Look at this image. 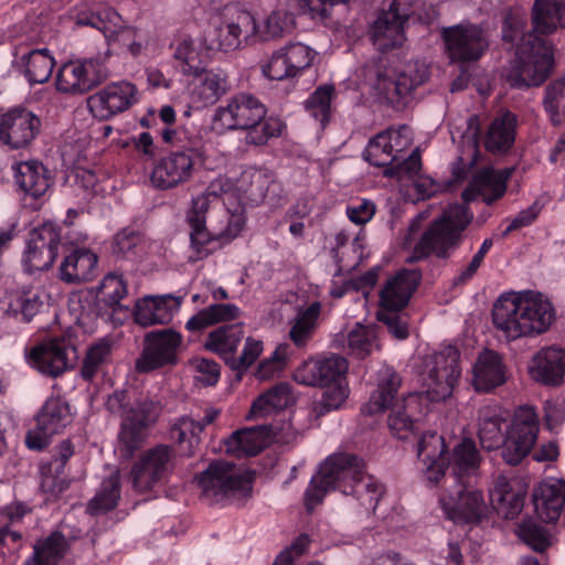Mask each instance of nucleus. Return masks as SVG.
<instances>
[{"label": "nucleus", "instance_id": "f257e3e1", "mask_svg": "<svg viewBox=\"0 0 565 565\" xmlns=\"http://www.w3.org/2000/svg\"><path fill=\"white\" fill-rule=\"evenodd\" d=\"M362 458L351 454L328 457L311 478L303 497L310 513L323 501L330 490L354 495L366 510H375L385 492V487L373 476L364 472Z\"/></svg>", "mask_w": 565, "mask_h": 565}, {"label": "nucleus", "instance_id": "f03ea898", "mask_svg": "<svg viewBox=\"0 0 565 565\" xmlns=\"http://www.w3.org/2000/svg\"><path fill=\"white\" fill-rule=\"evenodd\" d=\"M492 323L508 341L546 332L555 321L552 302L542 294L525 291L500 296L491 311Z\"/></svg>", "mask_w": 565, "mask_h": 565}, {"label": "nucleus", "instance_id": "7ed1b4c3", "mask_svg": "<svg viewBox=\"0 0 565 565\" xmlns=\"http://www.w3.org/2000/svg\"><path fill=\"white\" fill-rule=\"evenodd\" d=\"M105 407L121 418L117 448L120 457L129 460L149 437L161 414V405L149 397H141L131 403L127 390H117L108 395Z\"/></svg>", "mask_w": 565, "mask_h": 565}, {"label": "nucleus", "instance_id": "20e7f679", "mask_svg": "<svg viewBox=\"0 0 565 565\" xmlns=\"http://www.w3.org/2000/svg\"><path fill=\"white\" fill-rule=\"evenodd\" d=\"M266 115L267 108L257 97L239 93L215 109L213 122L224 130H246L247 145L264 146L284 127L280 119Z\"/></svg>", "mask_w": 565, "mask_h": 565}, {"label": "nucleus", "instance_id": "39448f33", "mask_svg": "<svg viewBox=\"0 0 565 565\" xmlns=\"http://www.w3.org/2000/svg\"><path fill=\"white\" fill-rule=\"evenodd\" d=\"M401 383L402 379L395 370L388 366L382 367L377 375V388L362 407V412L374 415L391 407L392 412L387 419L391 431L398 439H408L412 435H415L416 429L408 409L413 404H417L418 398L415 394H409L401 401L396 399Z\"/></svg>", "mask_w": 565, "mask_h": 565}, {"label": "nucleus", "instance_id": "423d86ee", "mask_svg": "<svg viewBox=\"0 0 565 565\" xmlns=\"http://www.w3.org/2000/svg\"><path fill=\"white\" fill-rule=\"evenodd\" d=\"M554 65L553 46L537 34L529 32L516 43L515 57L505 72L511 88L527 89L542 85Z\"/></svg>", "mask_w": 565, "mask_h": 565}, {"label": "nucleus", "instance_id": "0eeeda50", "mask_svg": "<svg viewBox=\"0 0 565 565\" xmlns=\"http://www.w3.org/2000/svg\"><path fill=\"white\" fill-rule=\"evenodd\" d=\"M472 218L473 214L467 205H450L422 234L414 247V257L422 259L435 255L438 258H448L460 246L462 233Z\"/></svg>", "mask_w": 565, "mask_h": 565}, {"label": "nucleus", "instance_id": "6e6552de", "mask_svg": "<svg viewBox=\"0 0 565 565\" xmlns=\"http://www.w3.org/2000/svg\"><path fill=\"white\" fill-rule=\"evenodd\" d=\"M422 279V273L416 269H402L390 278L380 292V308L376 318L387 327L396 339L408 337V326L401 316L407 307L412 295L416 291Z\"/></svg>", "mask_w": 565, "mask_h": 565}, {"label": "nucleus", "instance_id": "1a4fd4ad", "mask_svg": "<svg viewBox=\"0 0 565 565\" xmlns=\"http://www.w3.org/2000/svg\"><path fill=\"white\" fill-rule=\"evenodd\" d=\"M428 77L429 71L424 63H408L399 71L380 63L375 70L374 89L386 104L396 110H403L411 100L412 90L424 84Z\"/></svg>", "mask_w": 565, "mask_h": 565}, {"label": "nucleus", "instance_id": "9d476101", "mask_svg": "<svg viewBox=\"0 0 565 565\" xmlns=\"http://www.w3.org/2000/svg\"><path fill=\"white\" fill-rule=\"evenodd\" d=\"M195 481L204 499L211 503L246 497L252 491V479L233 462L214 460Z\"/></svg>", "mask_w": 565, "mask_h": 565}, {"label": "nucleus", "instance_id": "9b49d317", "mask_svg": "<svg viewBox=\"0 0 565 565\" xmlns=\"http://www.w3.org/2000/svg\"><path fill=\"white\" fill-rule=\"evenodd\" d=\"M459 361L460 353L452 345L424 359L420 381L430 402H443L451 396L461 374Z\"/></svg>", "mask_w": 565, "mask_h": 565}, {"label": "nucleus", "instance_id": "f8f14e48", "mask_svg": "<svg viewBox=\"0 0 565 565\" xmlns=\"http://www.w3.org/2000/svg\"><path fill=\"white\" fill-rule=\"evenodd\" d=\"M174 449L166 444L145 450L129 472L132 489L138 493H147L166 483L174 470Z\"/></svg>", "mask_w": 565, "mask_h": 565}, {"label": "nucleus", "instance_id": "ddd939ff", "mask_svg": "<svg viewBox=\"0 0 565 565\" xmlns=\"http://www.w3.org/2000/svg\"><path fill=\"white\" fill-rule=\"evenodd\" d=\"M196 141L185 151L173 150L160 158L152 168L151 184L160 190H169L191 180L198 166H202V150Z\"/></svg>", "mask_w": 565, "mask_h": 565}, {"label": "nucleus", "instance_id": "4468645a", "mask_svg": "<svg viewBox=\"0 0 565 565\" xmlns=\"http://www.w3.org/2000/svg\"><path fill=\"white\" fill-rule=\"evenodd\" d=\"M183 337L172 328L152 330L143 337V348L136 360V371L149 373L158 369L175 365Z\"/></svg>", "mask_w": 565, "mask_h": 565}, {"label": "nucleus", "instance_id": "2eb2a0df", "mask_svg": "<svg viewBox=\"0 0 565 565\" xmlns=\"http://www.w3.org/2000/svg\"><path fill=\"white\" fill-rule=\"evenodd\" d=\"M440 34L445 52L452 63L476 62L489 49L483 29L470 22L445 26Z\"/></svg>", "mask_w": 565, "mask_h": 565}, {"label": "nucleus", "instance_id": "dca6fc26", "mask_svg": "<svg viewBox=\"0 0 565 565\" xmlns=\"http://www.w3.org/2000/svg\"><path fill=\"white\" fill-rule=\"evenodd\" d=\"M42 130L40 117L23 106L0 114V143L10 150L30 149Z\"/></svg>", "mask_w": 565, "mask_h": 565}, {"label": "nucleus", "instance_id": "f3484780", "mask_svg": "<svg viewBox=\"0 0 565 565\" xmlns=\"http://www.w3.org/2000/svg\"><path fill=\"white\" fill-rule=\"evenodd\" d=\"M35 426L26 433L25 446L42 451L54 435L62 433L73 422V414L65 399L50 397L35 416Z\"/></svg>", "mask_w": 565, "mask_h": 565}, {"label": "nucleus", "instance_id": "a211bd4d", "mask_svg": "<svg viewBox=\"0 0 565 565\" xmlns=\"http://www.w3.org/2000/svg\"><path fill=\"white\" fill-rule=\"evenodd\" d=\"M439 503L446 516L455 523H479L487 515V504L481 491L470 486V480L456 482L443 493Z\"/></svg>", "mask_w": 565, "mask_h": 565}, {"label": "nucleus", "instance_id": "6ab92c4d", "mask_svg": "<svg viewBox=\"0 0 565 565\" xmlns=\"http://www.w3.org/2000/svg\"><path fill=\"white\" fill-rule=\"evenodd\" d=\"M26 358L29 364L43 375L57 377L72 369L78 356L70 338L55 337L33 347Z\"/></svg>", "mask_w": 565, "mask_h": 565}, {"label": "nucleus", "instance_id": "aec40b11", "mask_svg": "<svg viewBox=\"0 0 565 565\" xmlns=\"http://www.w3.org/2000/svg\"><path fill=\"white\" fill-rule=\"evenodd\" d=\"M61 243L60 228L52 222H45L32 228L26 238L23 263L29 273L47 270L58 254Z\"/></svg>", "mask_w": 565, "mask_h": 565}, {"label": "nucleus", "instance_id": "412c9836", "mask_svg": "<svg viewBox=\"0 0 565 565\" xmlns=\"http://www.w3.org/2000/svg\"><path fill=\"white\" fill-rule=\"evenodd\" d=\"M138 102V88L135 84L120 81L106 85L103 89L89 96L87 105L93 116L99 120L128 110Z\"/></svg>", "mask_w": 565, "mask_h": 565}, {"label": "nucleus", "instance_id": "4be33fe9", "mask_svg": "<svg viewBox=\"0 0 565 565\" xmlns=\"http://www.w3.org/2000/svg\"><path fill=\"white\" fill-rule=\"evenodd\" d=\"M348 362L339 355L305 361L294 372V380L307 386L327 387L345 382Z\"/></svg>", "mask_w": 565, "mask_h": 565}, {"label": "nucleus", "instance_id": "5701e85b", "mask_svg": "<svg viewBox=\"0 0 565 565\" xmlns=\"http://www.w3.org/2000/svg\"><path fill=\"white\" fill-rule=\"evenodd\" d=\"M401 7L399 0H393L388 10L382 11L371 28V38L382 51L399 46L404 41V25L409 14Z\"/></svg>", "mask_w": 565, "mask_h": 565}, {"label": "nucleus", "instance_id": "b1692460", "mask_svg": "<svg viewBox=\"0 0 565 565\" xmlns=\"http://www.w3.org/2000/svg\"><path fill=\"white\" fill-rule=\"evenodd\" d=\"M277 427L260 425L234 431L226 440V451L236 457L256 456L273 443H282Z\"/></svg>", "mask_w": 565, "mask_h": 565}, {"label": "nucleus", "instance_id": "393cba45", "mask_svg": "<svg viewBox=\"0 0 565 565\" xmlns=\"http://www.w3.org/2000/svg\"><path fill=\"white\" fill-rule=\"evenodd\" d=\"M256 33L254 15L248 11H238L235 17L214 29L216 47L224 52L234 51L243 44L256 42Z\"/></svg>", "mask_w": 565, "mask_h": 565}, {"label": "nucleus", "instance_id": "a878e982", "mask_svg": "<svg viewBox=\"0 0 565 565\" xmlns=\"http://www.w3.org/2000/svg\"><path fill=\"white\" fill-rule=\"evenodd\" d=\"M182 303L181 297L172 295L145 296L136 301L134 308L135 322L141 327L168 324Z\"/></svg>", "mask_w": 565, "mask_h": 565}, {"label": "nucleus", "instance_id": "bb28decb", "mask_svg": "<svg viewBox=\"0 0 565 565\" xmlns=\"http://www.w3.org/2000/svg\"><path fill=\"white\" fill-rule=\"evenodd\" d=\"M532 379L546 386H558L565 376V349L547 347L541 349L529 366Z\"/></svg>", "mask_w": 565, "mask_h": 565}, {"label": "nucleus", "instance_id": "cd10ccee", "mask_svg": "<svg viewBox=\"0 0 565 565\" xmlns=\"http://www.w3.org/2000/svg\"><path fill=\"white\" fill-rule=\"evenodd\" d=\"M509 177L508 171L498 172L492 168L481 169L462 191V200L468 203L481 195L483 202L491 205L505 194Z\"/></svg>", "mask_w": 565, "mask_h": 565}, {"label": "nucleus", "instance_id": "c85d7f7f", "mask_svg": "<svg viewBox=\"0 0 565 565\" xmlns=\"http://www.w3.org/2000/svg\"><path fill=\"white\" fill-rule=\"evenodd\" d=\"M533 503L543 522L557 521L565 507V481L552 479L540 483L533 493Z\"/></svg>", "mask_w": 565, "mask_h": 565}, {"label": "nucleus", "instance_id": "c756f323", "mask_svg": "<svg viewBox=\"0 0 565 565\" xmlns=\"http://www.w3.org/2000/svg\"><path fill=\"white\" fill-rule=\"evenodd\" d=\"M189 225L191 245L201 258L232 242L243 227V223L238 220L234 224L230 222L227 227L220 233H211L205 223H189Z\"/></svg>", "mask_w": 565, "mask_h": 565}, {"label": "nucleus", "instance_id": "7c9ffc66", "mask_svg": "<svg viewBox=\"0 0 565 565\" xmlns=\"http://www.w3.org/2000/svg\"><path fill=\"white\" fill-rule=\"evenodd\" d=\"M507 427L509 425L498 405H484L478 411V438L482 449H499Z\"/></svg>", "mask_w": 565, "mask_h": 565}, {"label": "nucleus", "instance_id": "2f4dec72", "mask_svg": "<svg viewBox=\"0 0 565 565\" xmlns=\"http://www.w3.org/2000/svg\"><path fill=\"white\" fill-rule=\"evenodd\" d=\"M518 117L512 111H504L497 116L488 126L483 137V146L487 151L493 154L508 152L516 135Z\"/></svg>", "mask_w": 565, "mask_h": 565}, {"label": "nucleus", "instance_id": "473e14b6", "mask_svg": "<svg viewBox=\"0 0 565 565\" xmlns=\"http://www.w3.org/2000/svg\"><path fill=\"white\" fill-rule=\"evenodd\" d=\"M239 189L246 195L250 203L258 205L273 192L276 196V190H280V184L276 180L273 171L262 168H248L241 174Z\"/></svg>", "mask_w": 565, "mask_h": 565}, {"label": "nucleus", "instance_id": "72a5a7b5", "mask_svg": "<svg viewBox=\"0 0 565 565\" xmlns=\"http://www.w3.org/2000/svg\"><path fill=\"white\" fill-rule=\"evenodd\" d=\"M127 296V284L121 276L108 274L97 287L94 303L96 316L104 317L121 310H128L121 300Z\"/></svg>", "mask_w": 565, "mask_h": 565}, {"label": "nucleus", "instance_id": "f704fd0d", "mask_svg": "<svg viewBox=\"0 0 565 565\" xmlns=\"http://www.w3.org/2000/svg\"><path fill=\"white\" fill-rule=\"evenodd\" d=\"M13 170L15 184L33 199L44 195L51 185L49 170L38 160L21 161Z\"/></svg>", "mask_w": 565, "mask_h": 565}, {"label": "nucleus", "instance_id": "c9c22d12", "mask_svg": "<svg viewBox=\"0 0 565 565\" xmlns=\"http://www.w3.org/2000/svg\"><path fill=\"white\" fill-rule=\"evenodd\" d=\"M98 258L93 252L81 248L67 255L60 266V277L67 284L89 281L95 277Z\"/></svg>", "mask_w": 565, "mask_h": 565}, {"label": "nucleus", "instance_id": "e433bc0d", "mask_svg": "<svg viewBox=\"0 0 565 565\" xmlns=\"http://www.w3.org/2000/svg\"><path fill=\"white\" fill-rule=\"evenodd\" d=\"M244 334L242 322L223 324L207 334L204 348L217 354L228 365Z\"/></svg>", "mask_w": 565, "mask_h": 565}, {"label": "nucleus", "instance_id": "4c0bfd02", "mask_svg": "<svg viewBox=\"0 0 565 565\" xmlns=\"http://www.w3.org/2000/svg\"><path fill=\"white\" fill-rule=\"evenodd\" d=\"M450 466L451 471L449 472L448 479L460 482L470 480L481 462V456L477 449L476 443L471 438H463L459 441L451 452Z\"/></svg>", "mask_w": 565, "mask_h": 565}, {"label": "nucleus", "instance_id": "58836bf2", "mask_svg": "<svg viewBox=\"0 0 565 565\" xmlns=\"http://www.w3.org/2000/svg\"><path fill=\"white\" fill-rule=\"evenodd\" d=\"M54 66L55 61L47 49L32 50L13 62V67L24 75L30 85L46 83Z\"/></svg>", "mask_w": 565, "mask_h": 565}, {"label": "nucleus", "instance_id": "ea45409f", "mask_svg": "<svg viewBox=\"0 0 565 565\" xmlns=\"http://www.w3.org/2000/svg\"><path fill=\"white\" fill-rule=\"evenodd\" d=\"M502 358L494 351L481 353L475 365L473 383L477 391L489 392L505 382Z\"/></svg>", "mask_w": 565, "mask_h": 565}, {"label": "nucleus", "instance_id": "a19ab883", "mask_svg": "<svg viewBox=\"0 0 565 565\" xmlns=\"http://www.w3.org/2000/svg\"><path fill=\"white\" fill-rule=\"evenodd\" d=\"M492 507L504 519H514L520 514L524 505V495L514 491L511 481L505 476H498L490 491Z\"/></svg>", "mask_w": 565, "mask_h": 565}, {"label": "nucleus", "instance_id": "79ce46f5", "mask_svg": "<svg viewBox=\"0 0 565 565\" xmlns=\"http://www.w3.org/2000/svg\"><path fill=\"white\" fill-rule=\"evenodd\" d=\"M533 33L552 34L565 28V4L557 0H535L532 8Z\"/></svg>", "mask_w": 565, "mask_h": 565}, {"label": "nucleus", "instance_id": "37998d69", "mask_svg": "<svg viewBox=\"0 0 565 565\" xmlns=\"http://www.w3.org/2000/svg\"><path fill=\"white\" fill-rule=\"evenodd\" d=\"M295 403L288 383L280 382L260 394L252 404L249 418L265 417L273 412L284 411Z\"/></svg>", "mask_w": 565, "mask_h": 565}, {"label": "nucleus", "instance_id": "c03bdc74", "mask_svg": "<svg viewBox=\"0 0 565 565\" xmlns=\"http://www.w3.org/2000/svg\"><path fill=\"white\" fill-rule=\"evenodd\" d=\"M241 315L242 310L234 303H213L192 316L186 321L185 329L190 332H201L214 324L236 320Z\"/></svg>", "mask_w": 565, "mask_h": 565}, {"label": "nucleus", "instance_id": "a18cd8bd", "mask_svg": "<svg viewBox=\"0 0 565 565\" xmlns=\"http://www.w3.org/2000/svg\"><path fill=\"white\" fill-rule=\"evenodd\" d=\"M537 437L530 431L507 427L503 443L500 445L501 457L509 466H516L530 454Z\"/></svg>", "mask_w": 565, "mask_h": 565}, {"label": "nucleus", "instance_id": "49530a36", "mask_svg": "<svg viewBox=\"0 0 565 565\" xmlns=\"http://www.w3.org/2000/svg\"><path fill=\"white\" fill-rule=\"evenodd\" d=\"M7 313L22 322H30L43 302L33 288L12 289L7 292Z\"/></svg>", "mask_w": 565, "mask_h": 565}, {"label": "nucleus", "instance_id": "de8ad7c7", "mask_svg": "<svg viewBox=\"0 0 565 565\" xmlns=\"http://www.w3.org/2000/svg\"><path fill=\"white\" fill-rule=\"evenodd\" d=\"M120 472L115 470L103 480L99 490L87 503V512L92 515H99L114 510L120 500Z\"/></svg>", "mask_w": 565, "mask_h": 565}, {"label": "nucleus", "instance_id": "09e8293b", "mask_svg": "<svg viewBox=\"0 0 565 565\" xmlns=\"http://www.w3.org/2000/svg\"><path fill=\"white\" fill-rule=\"evenodd\" d=\"M169 436L184 455L192 456L201 441V426L195 419L182 416L170 427Z\"/></svg>", "mask_w": 565, "mask_h": 565}, {"label": "nucleus", "instance_id": "8fccbe9b", "mask_svg": "<svg viewBox=\"0 0 565 565\" xmlns=\"http://www.w3.org/2000/svg\"><path fill=\"white\" fill-rule=\"evenodd\" d=\"M543 107L553 126L565 124V76L552 81L546 86Z\"/></svg>", "mask_w": 565, "mask_h": 565}, {"label": "nucleus", "instance_id": "3c124183", "mask_svg": "<svg viewBox=\"0 0 565 565\" xmlns=\"http://www.w3.org/2000/svg\"><path fill=\"white\" fill-rule=\"evenodd\" d=\"M320 311V302L315 301L308 308L298 312L289 331V337L297 347L305 345L312 337Z\"/></svg>", "mask_w": 565, "mask_h": 565}, {"label": "nucleus", "instance_id": "603ef678", "mask_svg": "<svg viewBox=\"0 0 565 565\" xmlns=\"http://www.w3.org/2000/svg\"><path fill=\"white\" fill-rule=\"evenodd\" d=\"M294 26V15L285 10L273 11L263 22L257 24L255 40L260 42L271 41L284 36Z\"/></svg>", "mask_w": 565, "mask_h": 565}, {"label": "nucleus", "instance_id": "864d4df0", "mask_svg": "<svg viewBox=\"0 0 565 565\" xmlns=\"http://www.w3.org/2000/svg\"><path fill=\"white\" fill-rule=\"evenodd\" d=\"M334 96L333 85H321L309 96L305 102L306 110L318 120L322 127L330 120L331 116V102Z\"/></svg>", "mask_w": 565, "mask_h": 565}, {"label": "nucleus", "instance_id": "5fc2aeb1", "mask_svg": "<svg viewBox=\"0 0 565 565\" xmlns=\"http://www.w3.org/2000/svg\"><path fill=\"white\" fill-rule=\"evenodd\" d=\"M363 157L372 166L385 169L401 159V156L392 152L390 137L382 131L369 141L363 152Z\"/></svg>", "mask_w": 565, "mask_h": 565}, {"label": "nucleus", "instance_id": "6e6d98bb", "mask_svg": "<svg viewBox=\"0 0 565 565\" xmlns=\"http://www.w3.org/2000/svg\"><path fill=\"white\" fill-rule=\"evenodd\" d=\"M111 356V343L107 340L92 344L83 361L81 375L85 381H93L100 369L109 362Z\"/></svg>", "mask_w": 565, "mask_h": 565}, {"label": "nucleus", "instance_id": "4d7b16f0", "mask_svg": "<svg viewBox=\"0 0 565 565\" xmlns=\"http://www.w3.org/2000/svg\"><path fill=\"white\" fill-rule=\"evenodd\" d=\"M146 244L143 234L137 230L125 227L113 238V254L121 258L135 257Z\"/></svg>", "mask_w": 565, "mask_h": 565}, {"label": "nucleus", "instance_id": "13d9d810", "mask_svg": "<svg viewBox=\"0 0 565 565\" xmlns=\"http://www.w3.org/2000/svg\"><path fill=\"white\" fill-rule=\"evenodd\" d=\"M201 85L198 87V94L204 105L216 103L227 90V77L223 72L203 71Z\"/></svg>", "mask_w": 565, "mask_h": 565}, {"label": "nucleus", "instance_id": "bf43d9fd", "mask_svg": "<svg viewBox=\"0 0 565 565\" xmlns=\"http://www.w3.org/2000/svg\"><path fill=\"white\" fill-rule=\"evenodd\" d=\"M100 31L108 41H118L120 38L128 40L135 35V29L126 24L121 15L113 8L104 7L102 10Z\"/></svg>", "mask_w": 565, "mask_h": 565}, {"label": "nucleus", "instance_id": "052dcab7", "mask_svg": "<svg viewBox=\"0 0 565 565\" xmlns=\"http://www.w3.org/2000/svg\"><path fill=\"white\" fill-rule=\"evenodd\" d=\"M66 548L65 537L60 532L52 533L42 542L34 545L33 555L43 563V565H57L64 556Z\"/></svg>", "mask_w": 565, "mask_h": 565}, {"label": "nucleus", "instance_id": "680f3d73", "mask_svg": "<svg viewBox=\"0 0 565 565\" xmlns=\"http://www.w3.org/2000/svg\"><path fill=\"white\" fill-rule=\"evenodd\" d=\"M81 68L83 83L86 86V93L107 79L109 72L106 66V57L100 55L92 57L77 58Z\"/></svg>", "mask_w": 565, "mask_h": 565}, {"label": "nucleus", "instance_id": "e2e57ef3", "mask_svg": "<svg viewBox=\"0 0 565 565\" xmlns=\"http://www.w3.org/2000/svg\"><path fill=\"white\" fill-rule=\"evenodd\" d=\"M57 90L66 94H85L86 86L83 83L81 68L76 60L64 63L56 76Z\"/></svg>", "mask_w": 565, "mask_h": 565}, {"label": "nucleus", "instance_id": "0e129e2a", "mask_svg": "<svg viewBox=\"0 0 565 565\" xmlns=\"http://www.w3.org/2000/svg\"><path fill=\"white\" fill-rule=\"evenodd\" d=\"M447 446L443 436L437 433H425L417 441V456L424 462L439 461V458H448Z\"/></svg>", "mask_w": 565, "mask_h": 565}, {"label": "nucleus", "instance_id": "69168bd1", "mask_svg": "<svg viewBox=\"0 0 565 565\" xmlns=\"http://www.w3.org/2000/svg\"><path fill=\"white\" fill-rule=\"evenodd\" d=\"M519 536L535 552L542 553L550 546L546 529L532 520H524L519 525Z\"/></svg>", "mask_w": 565, "mask_h": 565}, {"label": "nucleus", "instance_id": "338daca9", "mask_svg": "<svg viewBox=\"0 0 565 565\" xmlns=\"http://www.w3.org/2000/svg\"><path fill=\"white\" fill-rule=\"evenodd\" d=\"M374 341V331L367 327L358 324L348 334V349L350 354L358 359H364L371 353Z\"/></svg>", "mask_w": 565, "mask_h": 565}, {"label": "nucleus", "instance_id": "774afa93", "mask_svg": "<svg viewBox=\"0 0 565 565\" xmlns=\"http://www.w3.org/2000/svg\"><path fill=\"white\" fill-rule=\"evenodd\" d=\"M422 170V159L418 148L414 149L407 158L395 161L391 167L384 170V175L388 178L413 179L419 174Z\"/></svg>", "mask_w": 565, "mask_h": 565}]
</instances>
